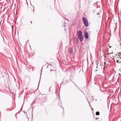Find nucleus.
I'll return each instance as SVG.
<instances>
[{
	"instance_id": "ddd939ff",
	"label": "nucleus",
	"mask_w": 121,
	"mask_h": 121,
	"mask_svg": "<svg viewBox=\"0 0 121 121\" xmlns=\"http://www.w3.org/2000/svg\"><path fill=\"white\" fill-rule=\"evenodd\" d=\"M97 14H99V13H98Z\"/></svg>"
},
{
	"instance_id": "9d476101",
	"label": "nucleus",
	"mask_w": 121,
	"mask_h": 121,
	"mask_svg": "<svg viewBox=\"0 0 121 121\" xmlns=\"http://www.w3.org/2000/svg\"><path fill=\"white\" fill-rule=\"evenodd\" d=\"M108 46L110 48H111V47H112V46H111V47H110L109 46Z\"/></svg>"
},
{
	"instance_id": "dca6fc26",
	"label": "nucleus",
	"mask_w": 121,
	"mask_h": 121,
	"mask_svg": "<svg viewBox=\"0 0 121 121\" xmlns=\"http://www.w3.org/2000/svg\"><path fill=\"white\" fill-rule=\"evenodd\" d=\"M30 23H32V22H31V21H30Z\"/></svg>"
},
{
	"instance_id": "aec40b11",
	"label": "nucleus",
	"mask_w": 121,
	"mask_h": 121,
	"mask_svg": "<svg viewBox=\"0 0 121 121\" xmlns=\"http://www.w3.org/2000/svg\"><path fill=\"white\" fill-rule=\"evenodd\" d=\"M104 63V64H105V63Z\"/></svg>"
},
{
	"instance_id": "0eeeda50",
	"label": "nucleus",
	"mask_w": 121,
	"mask_h": 121,
	"mask_svg": "<svg viewBox=\"0 0 121 121\" xmlns=\"http://www.w3.org/2000/svg\"><path fill=\"white\" fill-rule=\"evenodd\" d=\"M99 112H97L96 113V114L97 115H99Z\"/></svg>"
},
{
	"instance_id": "f3484780",
	"label": "nucleus",
	"mask_w": 121,
	"mask_h": 121,
	"mask_svg": "<svg viewBox=\"0 0 121 121\" xmlns=\"http://www.w3.org/2000/svg\"><path fill=\"white\" fill-rule=\"evenodd\" d=\"M92 97L93 98V97H92Z\"/></svg>"
},
{
	"instance_id": "7ed1b4c3",
	"label": "nucleus",
	"mask_w": 121,
	"mask_h": 121,
	"mask_svg": "<svg viewBox=\"0 0 121 121\" xmlns=\"http://www.w3.org/2000/svg\"><path fill=\"white\" fill-rule=\"evenodd\" d=\"M78 37L79 40H80V41H82L83 40V35H82L80 36H79Z\"/></svg>"
},
{
	"instance_id": "20e7f679",
	"label": "nucleus",
	"mask_w": 121,
	"mask_h": 121,
	"mask_svg": "<svg viewBox=\"0 0 121 121\" xmlns=\"http://www.w3.org/2000/svg\"><path fill=\"white\" fill-rule=\"evenodd\" d=\"M77 35L78 37L82 35V31L80 30H78V32Z\"/></svg>"
},
{
	"instance_id": "1a4fd4ad",
	"label": "nucleus",
	"mask_w": 121,
	"mask_h": 121,
	"mask_svg": "<svg viewBox=\"0 0 121 121\" xmlns=\"http://www.w3.org/2000/svg\"><path fill=\"white\" fill-rule=\"evenodd\" d=\"M112 78H113V79H112V81H113V77H112Z\"/></svg>"
},
{
	"instance_id": "9b49d317",
	"label": "nucleus",
	"mask_w": 121,
	"mask_h": 121,
	"mask_svg": "<svg viewBox=\"0 0 121 121\" xmlns=\"http://www.w3.org/2000/svg\"><path fill=\"white\" fill-rule=\"evenodd\" d=\"M65 31L66 30V29L65 28Z\"/></svg>"
},
{
	"instance_id": "4468645a",
	"label": "nucleus",
	"mask_w": 121,
	"mask_h": 121,
	"mask_svg": "<svg viewBox=\"0 0 121 121\" xmlns=\"http://www.w3.org/2000/svg\"><path fill=\"white\" fill-rule=\"evenodd\" d=\"M40 81V80H39V81ZM39 82H40V81H39ZM39 85H38V86L39 85Z\"/></svg>"
},
{
	"instance_id": "2eb2a0df",
	"label": "nucleus",
	"mask_w": 121,
	"mask_h": 121,
	"mask_svg": "<svg viewBox=\"0 0 121 121\" xmlns=\"http://www.w3.org/2000/svg\"><path fill=\"white\" fill-rule=\"evenodd\" d=\"M118 41L119 42V41Z\"/></svg>"
},
{
	"instance_id": "6e6552de",
	"label": "nucleus",
	"mask_w": 121,
	"mask_h": 121,
	"mask_svg": "<svg viewBox=\"0 0 121 121\" xmlns=\"http://www.w3.org/2000/svg\"><path fill=\"white\" fill-rule=\"evenodd\" d=\"M61 102L60 101L58 103V104L59 105L60 104H61Z\"/></svg>"
},
{
	"instance_id": "f257e3e1",
	"label": "nucleus",
	"mask_w": 121,
	"mask_h": 121,
	"mask_svg": "<svg viewBox=\"0 0 121 121\" xmlns=\"http://www.w3.org/2000/svg\"><path fill=\"white\" fill-rule=\"evenodd\" d=\"M82 20L85 26L86 27H88L89 26V23L87 19L85 17H83Z\"/></svg>"
},
{
	"instance_id": "4be33fe9",
	"label": "nucleus",
	"mask_w": 121,
	"mask_h": 121,
	"mask_svg": "<svg viewBox=\"0 0 121 121\" xmlns=\"http://www.w3.org/2000/svg\"><path fill=\"white\" fill-rule=\"evenodd\" d=\"M61 86V85H60V86Z\"/></svg>"
},
{
	"instance_id": "f03ea898",
	"label": "nucleus",
	"mask_w": 121,
	"mask_h": 121,
	"mask_svg": "<svg viewBox=\"0 0 121 121\" xmlns=\"http://www.w3.org/2000/svg\"><path fill=\"white\" fill-rule=\"evenodd\" d=\"M121 54V52L119 53V54H118V55L119 57H117L116 59V62L120 64L121 65V57H120Z\"/></svg>"
},
{
	"instance_id": "39448f33",
	"label": "nucleus",
	"mask_w": 121,
	"mask_h": 121,
	"mask_svg": "<svg viewBox=\"0 0 121 121\" xmlns=\"http://www.w3.org/2000/svg\"><path fill=\"white\" fill-rule=\"evenodd\" d=\"M84 37L86 39H87L88 38V33L87 31H86L85 32Z\"/></svg>"
},
{
	"instance_id": "6ab92c4d",
	"label": "nucleus",
	"mask_w": 121,
	"mask_h": 121,
	"mask_svg": "<svg viewBox=\"0 0 121 121\" xmlns=\"http://www.w3.org/2000/svg\"><path fill=\"white\" fill-rule=\"evenodd\" d=\"M64 26H65V25H64Z\"/></svg>"
},
{
	"instance_id": "f8f14e48",
	"label": "nucleus",
	"mask_w": 121,
	"mask_h": 121,
	"mask_svg": "<svg viewBox=\"0 0 121 121\" xmlns=\"http://www.w3.org/2000/svg\"><path fill=\"white\" fill-rule=\"evenodd\" d=\"M48 65H51V64H49Z\"/></svg>"
},
{
	"instance_id": "412c9836",
	"label": "nucleus",
	"mask_w": 121,
	"mask_h": 121,
	"mask_svg": "<svg viewBox=\"0 0 121 121\" xmlns=\"http://www.w3.org/2000/svg\"><path fill=\"white\" fill-rule=\"evenodd\" d=\"M41 77V75H40V78Z\"/></svg>"
},
{
	"instance_id": "423d86ee",
	"label": "nucleus",
	"mask_w": 121,
	"mask_h": 121,
	"mask_svg": "<svg viewBox=\"0 0 121 121\" xmlns=\"http://www.w3.org/2000/svg\"><path fill=\"white\" fill-rule=\"evenodd\" d=\"M68 52L70 53V54H72V49H71V48H69Z\"/></svg>"
},
{
	"instance_id": "a211bd4d",
	"label": "nucleus",
	"mask_w": 121,
	"mask_h": 121,
	"mask_svg": "<svg viewBox=\"0 0 121 121\" xmlns=\"http://www.w3.org/2000/svg\"><path fill=\"white\" fill-rule=\"evenodd\" d=\"M97 119L96 118H95V119Z\"/></svg>"
}]
</instances>
